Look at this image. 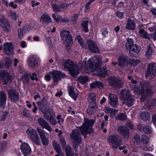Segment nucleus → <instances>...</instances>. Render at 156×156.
I'll list each match as a JSON object with an SVG mask.
<instances>
[{
    "mask_svg": "<svg viewBox=\"0 0 156 156\" xmlns=\"http://www.w3.org/2000/svg\"><path fill=\"white\" fill-rule=\"evenodd\" d=\"M101 57L99 56H94L89 58L87 61L84 71L89 73L95 70H98L100 76L104 77L107 75V70L104 68L99 69V65L102 62Z\"/></svg>",
    "mask_w": 156,
    "mask_h": 156,
    "instance_id": "obj_1",
    "label": "nucleus"
},
{
    "mask_svg": "<svg viewBox=\"0 0 156 156\" xmlns=\"http://www.w3.org/2000/svg\"><path fill=\"white\" fill-rule=\"evenodd\" d=\"M95 123L94 119H84V122L82 125L78 127L79 130L74 129L73 130L70 136H79L80 133L82 135L90 134L93 132L92 127Z\"/></svg>",
    "mask_w": 156,
    "mask_h": 156,
    "instance_id": "obj_2",
    "label": "nucleus"
},
{
    "mask_svg": "<svg viewBox=\"0 0 156 156\" xmlns=\"http://www.w3.org/2000/svg\"><path fill=\"white\" fill-rule=\"evenodd\" d=\"M151 86L148 82H145L143 84H137L133 86V89L134 92L141 95V100L143 101L145 98L153 94V92L151 90Z\"/></svg>",
    "mask_w": 156,
    "mask_h": 156,
    "instance_id": "obj_3",
    "label": "nucleus"
},
{
    "mask_svg": "<svg viewBox=\"0 0 156 156\" xmlns=\"http://www.w3.org/2000/svg\"><path fill=\"white\" fill-rule=\"evenodd\" d=\"M63 65L64 68L68 70L73 76H77L79 73L81 67L78 66L73 61L68 59L62 60Z\"/></svg>",
    "mask_w": 156,
    "mask_h": 156,
    "instance_id": "obj_4",
    "label": "nucleus"
},
{
    "mask_svg": "<svg viewBox=\"0 0 156 156\" xmlns=\"http://www.w3.org/2000/svg\"><path fill=\"white\" fill-rule=\"evenodd\" d=\"M70 32L68 30H63L60 32V34L62 41L65 44L69 45L73 43L72 36L70 34Z\"/></svg>",
    "mask_w": 156,
    "mask_h": 156,
    "instance_id": "obj_5",
    "label": "nucleus"
},
{
    "mask_svg": "<svg viewBox=\"0 0 156 156\" xmlns=\"http://www.w3.org/2000/svg\"><path fill=\"white\" fill-rule=\"evenodd\" d=\"M156 74V64L154 62L150 63L146 73V77L149 79L153 78Z\"/></svg>",
    "mask_w": 156,
    "mask_h": 156,
    "instance_id": "obj_6",
    "label": "nucleus"
},
{
    "mask_svg": "<svg viewBox=\"0 0 156 156\" xmlns=\"http://www.w3.org/2000/svg\"><path fill=\"white\" fill-rule=\"evenodd\" d=\"M11 76L9 72L5 70H2L0 72V79L4 84L7 85L11 81Z\"/></svg>",
    "mask_w": 156,
    "mask_h": 156,
    "instance_id": "obj_7",
    "label": "nucleus"
},
{
    "mask_svg": "<svg viewBox=\"0 0 156 156\" xmlns=\"http://www.w3.org/2000/svg\"><path fill=\"white\" fill-rule=\"evenodd\" d=\"M9 97L11 102L16 103L19 100L20 95L15 90L11 89L9 91Z\"/></svg>",
    "mask_w": 156,
    "mask_h": 156,
    "instance_id": "obj_8",
    "label": "nucleus"
},
{
    "mask_svg": "<svg viewBox=\"0 0 156 156\" xmlns=\"http://www.w3.org/2000/svg\"><path fill=\"white\" fill-rule=\"evenodd\" d=\"M0 26L6 32H8L9 31L10 25L9 22L3 15H0Z\"/></svg>",
    "mask_w": 156,
    "mask_h": 156,
    "instance_id": "obj_9",
    "label": "nucleus"
},
{
    "mask_svg": "<svg viewBox=\"0 0 156 156\" xmlns=\"http://www.w3.org/2000/svg\"><path fill=\"white\" fill-rule=\"evenodd\" d=\"M39 61V58L38 56L35 55H31L28 57L27 62L29 67L34 68L37 64Z\"/></svg>",
    "mask_w": 156,
    "mask_h": 156,
    "instance_id": "obj_10",
    "label": "nucleus"
},
{
    "mask_svg": "<svg viewBox=\"0 0 156 156\" xmlns=\"http://www.w3.org/2000/svg\"><path fill=\"white\" fill-rule=\"evenodd\" d=\"M87 44L91 52L94 53H98L100 52L99 48L97 47L96 44L93 41L88 40L87 41Z\"/></svg>",
    "mask_w": 156,
    "mask_h": 156,
    "instance_id": "obj_11",
    "label": "nucleus"
},
{
    "mask_svg": "<svg viewBox=\"0 0 156 156\" xmlns=\"http://www.w3.org/2000/svg\"><path fill=\"white\" fill-rule=\"evenodd\" d=\"M21 151L24 156H29L31 152L30 147L27 143H22L20 146Z\"/></svg>",
    "mask_w": 156,
    "mask_h": 156,
    "instance_id": "obj_12",
    "label": "nucleus"
},
{
    "mask_svg": "<svg viewBox=\"0 0 156 156\" xmlns=\"http://www.w3.org/2000/svg\"><path fill=\"white\" fill-rule=\"evenodd\" d=\"M50 73L53 77L54 83L58 82L65 75V74L61 72L55 70L51 72Z\"/></svg>",
    "mask_w": 156,
    "mask_h": 156,
    "instance_id": "obj_13",
    "label": "nucleus"
},
{
    "mask_svg": "<svg viewBox=\"0 0 156 156\" xmlns=\"http://www.w3.org/2000/svg\"><path fill=\"white\" fill-rule=\"evenodd\" d=\"M39 109L43 114L46 112L48 109V102L45 99H43L40 101L37 102Z\"/></svg>",
    "mask_w": 156,
    "mask_h": 156,
    "instance_id": "obj_14",
    "label": "nucleus"
},
{
    "mask_svg": "<svg viewBox=\"0 0 156 156\" xmlns=\"http://www.w3.org/2000/svg\"><path fill=\"white\" fill-rule=\"evenodd\" d=\"M4 53L8 55H11L13 52V44L11 42H5L4 44Z\"/></svg>",
    "mask_w": 156,
    "mask_h": 156,
    "instance_id": "obj_15",
    "label": "nucleus"
},
{
    "mask_svg": "<svg viewBox=\"0 0 156 156\" xmlns=\"http://www.w3.org/2000/svg\"><path fill=\"white\" fill-rule=\"evenodd\" d=\"M37 121L43 128H45L49 132L52 131V129L48 123L43 118L41 117L38 118Z\"/></svg>",
    "mask_w": 156,
    "mask_h": 156,
    "instance_id": "obj_16",
    "label": "nucleus"
},
{
    "mask_svg": "<svg viewBox=\"0 0 156 156\" xmlns=\"http://www.w3.org/2000/svg\"><path fill=\"white\" fill-rule=\"evenodd\" d=\"M108 99L109 104L113 107H116L117 105V96L115 94L110 93L108 94Z\"/></svg>",
    "mask_w": 156,
    "mask_h": 156,
    "instance_id": "obj_17",
    "label": "nucleus"
},
{
    "mask_svg": "<svg viewBox=\"0 0 156 156\" xmlns=\"http://www.w3.org/2000/svg\"><path fill=\"white\" fill-rule=\"evenodd\" d=\"M7 95L3 91H0V106L4 108L6 103Z\"/></svg>",
    "mask_w": 156,
    "mask_h": 156,
    "instance_id": "obj_18",
    "label": "nucleus"
},
{
    "mask_svg": "<svg viewBox=\"0 0 156 156\" xmlns=\"http://www.w3.org/2000/svg\"><path fill=\"white\" fill-rule=\"evenodd\" d=\"M97 107L96 103H90L87 109V113L89 115L94 114L97 110Z\"/></svg>",
    "mask_w": 156,
    "mask_h": 156,
    "instance_id": "obj_19",
    "label": "nucleus"
},
{
    "mask_svg": "<svg viewBox=\"0 0 156 156\" xmlns=\"http://www.w3.org/2000/svg\"><path fill=\"white\" fill-rule=\"evenodd\" d=\"M28 26H24L23 28L18 29L17 35L20 39L22 38L28 29Z\"/></svg>",
    "mask_w": 156,
    "mask_h": 156,
    "instance_id": "obj_20",
    "label": "nucleus"
},
{
    "mask_svg": "<svg viewBox=\"0 0 156 156\" xmlns=\"http://www.w3.org/2000/svg\"><path fill=\"white\" fill-rule=\"evenodd\" d=\"M127 57H125L124 55H121L119 57L118 61V64L121 66H124L127 65Z\"/></svg>",
    "mask_w": 156,
    "mask_h": 156,
    "instance_id": "obj_21",
    "label": "nucleus"
},
{
    "mask_svg": "<svg viewBox=\"0 0 156 156\" xmlns=\"http://www.w3.org/2000/svg\"><path fill=\"white\" fill-rule=\"evenodd\" d=\"M136 27V25L134 22L131 19H129L126 25V29L134 30Z\"/></svg>",
    "mask_w": 156,
    "mask_h": 156,
    "instance_id": "obj_22",
    "label": "nucleus"
},
{
    "mask_svg": "<svg viewBox=\"0 0 156 156\" xmlns=\"http://www.w3.org/2000/svg\"><path fill=\"white\" fill-rule=\"evenodd\" d=\"M104 110L105 113L110 115L112 117H113L116 115L117 111V110L115 109L108 107H105Z\"/></svg>",
    "mask_w": 156,
    "mask_h": 156,
    "instance_id": "obj_23",
    "label": "nucleus"
},
{
    "mask_svg": "<svg viewBox=\"0 0 156 156\" xmlns=\"http://www.w3.org/2000/svg\"><path fill=\"white\" fill-rule=\"evenodd\" d=\"M109 84L114 88L117 87V78L115 77L111 76L108 79Z\"/></svg>",
    "mask_w": 156,
    "mask_h": 156,
    "instance_id": "obj_24",
    "label": "nucleus"
},
{
    "mask_svg": "<svg viewBox=\"0 0 156 156\" xmlns=\"http://www.w3.org/2000/svg\"><path fill=\"white\" fill-rule=\"evenodd\" d=\"M64 149L66 156H74L73 149L70 146L67 145Z\"/></svg>",
    "mask_w": 156,
    "mask_h": 156,
    "instance_id": "obj_25",
    "label": "nucleus"
},
{
    "mask_svg": "<svg viewBox=\"0 0 156 156\" xmlns=\"http://www.w3.org/2000/svg\"><path fill=\"white\" fill-rule=\"evenodd\" d=\"M45 112L44 114V118L48 121L52 119L53 118H55V112L52 111H50L47 113Z\"/></svg>",
    "mask_w": 156,
    "mask_h": 156,
    "instance_id": "obj_26",
    "label": "nucleus"
},
{
    "mask_svg": "<svg viewBox=\"0 0 156 156\" xmlns=\"http://www.w3.org/2000/svg\"><path fill=\"white\" fill-rule=\"evenodd\" d=\"M68 92L69 95L76 101L77 98V95L75 93L73 88L70 86L68 88Z\"/></svg>",
    "mask_w": 156,
    "mask_h": 156,
    "instance_id": "obj_27",
    "label": "nucleus"
},
{
    "mask_svg": "<svg viewBox=\"0 0 156 156\" xmlns=\"http://www.w3.org/2000/svg\"><path fill=\"white\" fill-rule=\"evenodd\" d=\"M90 86L92 88H103V83L99 81H96L90 84Z\"/></svg>",
    "mask_w": 156,
    "mask_h": 156,
    "instance_id": "obj_28",
    "label": "nucleus"
},
{
    "mask_svg": "<svg viewBox=\"0 0 156 156\" xmlns=\"http://www.w3.org/2000/svg\"><path fill=\"white\" fill-rule=\"evenodd\" d=\"M88 101L90 103H96V97L95 94L93 93H91L89 94L87 98Z\"/></svg>",
    "mask_w": 156,
    "mask_h": 156,
    "instance_id": "obj_29",
    "label": "nucleus"
},
{
    "mask_svg": "<svg viewBox=\"0 0 156 156\" xmlns=\"http://www.w3.org/2000/svg\"><path fill=\"white\" fill-rule=\"evenodd\" d=\"M108 140L112 144L113 148H116L117 147L116 137H109Z\"/></svg>",
    "mask_w": 156,
    "mask_h": 156,
    "instance_id": "obj_30",
    "label": "nucleus"
},
{
    "mask_svg": "<svg viewBox=\"0 0 156 156\" xmlns=\"http://www.w3.org/2000/svg\"><path fill=\"white\" fill-rule=\"evenodd\" d=\"M134 97L131 95L127 98L124 99V102L128 106H131L133 105L134 102Z\"/></svg>",
    "mask_w": 156,
    "mask_h": 156,
    "instance_id": "obj_31",
    "label": "nucleus"
},
{
    "mask_svg": "<svg viewBox=\"0 0 156 156\" xmlns=\"http://www.w3.org/2000/svg\"><path fill=\"white\" fill-rule=\"evenodd\" d=\"M27 133L28 136H38L36 131L32 128H28L27 131Z\"/></svg>",
    "mask_w": 156,
    "mask_h": 156,
    "instance_id": "obj_32",
    "label": "nucleus"
},
{
    "mask_svg": "<svg viewBox=\"0 0 156 156\" xmlns=\"http://www.w3.org/2000/svg\"><path fill=\"white\" fill-rule=\"evenodd\" d=\"M121 98L122 99H124L127 98L131 96L129 91L126 89L124 90L121 92Z\"/></svg>",
    "mask_w": 156,
    "mask_h": 156,
    "instance_id": "obj_33",
    "label": "nucleus"
},
{
    "mask_svg": "<svg viewBox=\"0 0 156 156\" xmlns=\"http://www.w3.org/2000/svg\"><path fill=\"white\" fill-rule=\"evenodd\" d=\"M139 35L143 38L148 39H150V37L148 34L144 29H141L139 31Z\"/></svg>",
    "mask_w": 156,
    "mask_h": 156,
    "instance_id": "obj_34",
    "label": "nucleus"
},
{
    "mask_svg": "<svg viewBox=\"0 0 156 156\" xmlns=\"http://www.w3.org/2000/svg\"><path fill=\"white\" fill-rule=\"evenodd\" d=\"M41 21L43 23H48L51 21V18L48 15L43 14L41 18Z\"/></svg>",
    "mask_w": 156,
    "mask_h": 156,
    "instance_id": "obj_35",
    "label": "nucleus"
},
{
    "mask_svg": "<svg viewBox=\"0 0 156 156\" xmlns=\"http://www.w3.org/2000/svg\"><path fill=\"white\" fill-rule=\"evenodd\" d=\"M118 129L124 136H127L129 135V132L127 128L123 126H121L119 127Z\"/></svg>",
    "mask_w": 156,
    "mask_h": 156,
    "instance_id": "obj_36",
    "label": "nucleus"
},
{
    "mask_svg": "<svg viewBox=\"0 0 156 156\" xmlns=\"http://www.w3.org/2000/svg\"><path fill=\"white\" fill-rule=\"evenodd\" d=\"M71 139L73 144L76 146H79L82 141L81 137H72Z\"/></svg>",
    "mask_w": 156,
    "mask_h": 156,
    "instance_id": "obj_37",
    "label": "nucleus"
},
{
    "mask_svg": "<svg viewBox=\"0 0 156 156\" xmlns=\"http://www.w3.org/2000/svg\"><path fill=\"white\" fill-rule=\"evenodd\" d=\"M133 39L129 38H128L125 45L126 49L129 50L134 44H133Z\"/></svg>",
    "mask_w": 156,
    "mask_h": 156,
    "instance_id": "obj_38",
    "label": "nucleus"
},
{
    "mask_svg": "<svg viewBox=\"0 0 156 156\" xmlns=\"http://www.w3.org/2000/svg\"><path fill=\"white\" fill-rule=\"evenodd\" d=\"M88 21L84 20L83 21L81 24L82 28L83 30L86 33H87L88 32Z\"/></svg>",
    "mask_w": 156,
    "mask_h": 156,
    "instance_id": "obj_39",
    "label": "nucleus"
},
{
    "mask_svg": "<svg viewBox=\"0 0 156 156\" xmlns=\"http://www.w3.org/2000/svg\"><path fill=\"white\" fill-rule=\"evenodd\" d=\"M140 118L144 120H147L150 118V115L147 112H142L140 114Z\"/></svg>",
    "mask_w": 156,
    "mask_h": 156,
    "instance_id": "obj_40",
    "label": "nucleus"
},
{
    "mask_svg": "<svg viewBox=\"0 0 156 156\" xmlns=\"http://www.w3.org/2000/svg\"><path fill=\"white\" fill-rule=\"evenodd\" d=\"M141 49V48L140 46L136 44H134L129 50L134 51L136 54H138L140 51Z\"/></svg>",
    "mask_w": 156,
    "mask_h": 156,
    "instance_id": "obj_41",
    "label": "nucleus"
},
{
    "mask_svg": "<svg viewBox=\"0 0 156 156\" xmlns=\"http://www.w3.org/2000/svg\"><path fill=\"white\" fill-rule=\"evenodd\" d=\"M7 143L6 141H4L0 144V153H3L5 152L7 148Z\"/></svg>",
    "mask_w": 156,
    "mask_h": 156,
    "instance_id": "obj_42",
    "label": "nucleus"
},
{
    "mask_svg": "<svg viewBox=\"0 0 156 156\" xmlns=\"http://www.w3.org/2000/svg\"><path fill=\"white\" fill-rule=\"evenodd\" d=\"M53 146L56 152L58 154L62 152L61 148L59 145L56 142L53 141Z\"/></svg>",
    "mask_w": 156,
    "mask_h": 156,
    "instance_id": "obj_43",
    "label": "nucleus"
},
{
    "mask_svg": "<svg viewBox=\"0 0 156 156\" xmlns=\"http://www.w3.org/2000/svg\"><path fill=\"white\" fill-rule=\"evenodd\" d=\"M51 5L52 6V8L53 10L54 11L56 12H60L62 11V10L60 9V7L56 4H53L51 3Z\"/></svg>",
    "mask_w": 156,
    "mask_h": 156,
    "instance_id": "obj_44",
    "label": "nucleus"
},
{
    "mask_svg": "<svg viewBox=\"0 0 156 156\" xmlns=\"http://www.w3.org/2000/svg\"><path fill=\"white\" fill-rule=\"evenodd\" d=\"M127 65L130 64L133 66H136L138 64V61L134 60L127 58Z\"/></svg>",
    "mask_w": 156,
    "mask_h": 156,
    "instance_id": "obj_45",
    "label": "nucleus"
},
{
    "mask_svg": "<svg viewBox=\"0 0 156 156\" xmlns=\"http://www.w3.org/2000/svg\"><path fill=\"white\" fill-rule=\"evenodd\" d=\"M30 76L29 74H27L23 75L22 77L23 82L24 83H29L30 80Z\"/></svg>",
    "mask_w": 156,
    "mask_h": 156,
    "instance_id": "obj_46",
    "label": "nucleus"
},
{
    "mask_svg": "<svg viewBox=\"0 0 156 156\" xmlns=\"http://www.w3.org/2000/svg\"><path fill=\"white\" fill-rule=\"evenodd\" d=\"M79 81L81 84L85 83L88 80V78L85 76H80L78 78Z\"/></svg>",
    "mask_w": 156,
    "mask_h": 156,
    "instance_id": "obj_47",
    "label": "nucleus"
},
{
    "mask_svg": "<svg viewBox=\"0 0 156 156\" xmlns=\"http://www.w3.org/2000/svg\"><path fill=\"white\" fill-rule=\"evenodd\" d=\"M12 64L11 60L9 57H6L5 59V65L7 68H9Z\"/></svg>",
    "mask_w": 156,
    "mask_h": 156,
    "instance_id": "obj_48",
    "label": "nucleus"
},
{
    "mask_svg": "<svg viewBox=\"0 0 156 156\" xmlns=\"http://www.w3.org/2000/svg\"><path fill=\"white\" fill-rule=\"evenodd\" d=\"M76 39L78 41V42L81 46L83 48H85L86 47V45L84 44L82 38L80 35L77 36L76 38Z\"/></svg>",
    "mask_w": 156,
    "mask_h": 156,
    "instance_id": "obj_49",
    "label": "nucleus"
},
{
    "mask_svg": "<svg viewBox=\"0 0 156 156\" xmlns=\"http://www.w3.org/2000/svg\"><path fill=\"white\" fill-rule=\"evenodd\" d=\"M143 131L144 133L147 134H149L151 133V129L150 126H147L143 128Z\"/></svg>",
    "mask_w": 156,
    "mask_h": 156,
    "instance_id": "obj_50",
    "label": "nucleus"
},
{
    "mask_svg": "<svg viewBox=\"0 0 156 156\" xmlns=\"http://www.w3.org/2000/svg\"><path fill=\"white\" fill-rule=\"evenodd\" d=\"M153 52L152 49L151 47H149L146 52V55L148 57H150L151 56Z\"/></svg>",
    "mask_w": 156,
    "mask_h": 156,
    "instance_id": "obj_51",
    "label": "nucleus"
},
{
    "mask_svg": "<svg viewBox=\"0 0 156 156\" xmlns=\"http://www.w3.org/2000/svg\"><path fill=\"white\" fill-rule=\"evenodd\" d=\"M56 119L58 120V123L61 125L64 121V119L62 118V115H58L56 117Z\"/></svg>",
    "mask_w": 156,
    "mask_h": 156,
    "instance_id": "obj_52",
    "label": "nucleus"
},
{
    "mask_svg": "<svg viewBox=\"0 0 156 156\" xmlns=\"http://www.w3.org/2000/svg\"><path fill=\"white\" fill-rule=\"evenodd\" d=\"M30 138L37 145L40 144L41 141L39 137H30Z\"/></svg>",
    "mask_w": 156,
    "mask_h": 156,
    "instance_id": "obj_53",
    "label": "nucleus"
},
{
    "mask_svg": "<svg viewBox=\"0 0 156 156\" xmlns=\"http://www.w3.org/2000/svg\"><path fill=\"white\" fill-rule=\"evenodd\" d=\"M70 3L67 4H65L63 2H60L58 4V5L60 7V9L61 8L62 9L66 10L68 6H69L70 5Z\"/></svg>",
    "mask_w": 156,
    "mask_h": 156,
    "instance_id": "obj_54",
    "label": "nucleus"
},
{
    "mask_svg": "<svg viewBox=\"0 0 156 156\" xmlns=\"http://www.w3.org/2000/svg\"><path fill=\"white\" fill-rule=\"evenodd\" d=\"M126 115L124 113H119L118 116V119L124 120L126 119Z\"/></svg>",
    "mask_w": 156,
    "mask_h": 156,
    "instance_id": "obj_55",
    "label": "nucleus"
},
{
    "mask_svg": "<svg viewBox=\"0 0 156 156\" xmlns=\"http://www.w3.org/2000/svg\"><path fill=\"white\" fill-rule=\"evenodd\" d=\"M132 140L135 145H139L140 143V137H134Z\"/></svg>",
    "mask_w": 156,
    "mask_h": 156,
    "instance_id": "obj_56",
    "label": "nucleus"
},
{
    "mask_svg": "<svg viewBox=\"0 0 156 156\" xmlns=\"http://www.w3.org/2000/svg\"><path fill=\"white\" fill-rule=\"evenodd\" d=\"M101 32L103 38H105L106 37V35L108 33L106 28H102L101 30Z\"/></svg>",
    "mask_w": 156,
    "mask_h": 156,
    "instance_id": "obj_57",
    "label": "nucleus"
},
{
    "mask_svg": "<svg viewBox=\"0 0 156 156\" xmlns=\"http://www.w3.org/2000/svg\"><path fill=\"white\" fill-rule=\"evenodd\" d=\"M23 113L24 115L26 117L29 118L30 117V112L26 108L23 109Z\"/></svg>",
    "mask_w": 156,
    "mask_h": 156,
    "instance_id": "obj_58",
    "label": "nucleus"
},
{
    "mask_svg": "<svg viewBox=\"0 0 156 156\" xmlns=\"http://www.w3.org/2000/svg\"><path fill=\"white\" fill-rule=\"evenodd\" d=\"M29 75L30 76V78L32 80H35L36 81H37L38 80L37 74L35 73H32L31 75V74H29Z\"/></svg>",
    "mask_w": 156,
    "mask_h": 156,
    "instance_id": "obj_59",
    "label": "nucleus"
},
{
    "mask_svg": "<svg viewBox=\"0 0 156 156\" xmlns=\"http://www.w3.org/2000/svg\"><path fill=\"white\" fill-rule=\"evenodd\" d=\"M37 130L40 136H45L44 131L43 130L39 128H37Z\"/></svg>",
    "mask_w": 156,
    "mask_h": 156,
    "instance_id": "obj_60",
    "label": "nucleus"
},
{
    "mask_svg": "<svg viewBox=\"0 0 156 156\" xmlns=\"http://www.w3.org/2000/svg\"><path fill=\"white\" fill-rule=\"evenodd\" d=\"M43 144L44 145H47L48 144L49 141L46 137H41Z\"/></svg>",
    "mask_w": 156,
    "mask_h": 156,
    "instance_id": "obj_61",
    "label": "nucleus"
},
{
    "mask_svg": "<svg viewBox=\"0 0 156 156\" xmlns=\"http://www.w3.org/2000/svg\"><path fill=\"white\" fill-rule=\"evenodd\" d=\"M60 142L62 146V147L64 149L66 147L65 146L66 144L65 140L63 138H61L60 139Z\"/></svg>",
    "mask_w": 156,
    "mask_h": 156,
    "instance_id": "obj_62",
    "label": "nucleus"
},
{
    "mask_svg": "<svg viewBox=\"0 0 156 156\" xmlns=\"http://www.w3.org/2000/svg\"><path fill=\"white\" fill-rule=\"evenodd\" d=\"M50 123L53 126L57 124V121L55 119V118H53L52 119H50V120H48Z\"/></svg>",
    "mask_w": 156,
    "mask_h": 156,
    "instance_id": "obj_63",
    "label": "nucleus"
},
{
    "mask_svg": "<svg viewBox=\"0 0 156 156\" xmlns=\"http://www.w3.org/2000/svg\"><path fill=\"white\" fill-rule=\"evenodd\" d=\"M78 17V15L77 14H74L73 16L72 17L71 21L73 23L76 22V19Z\"/></svg>",
    "mask_w": 156,
    "mask_h": 156,
    "instance_id": "obj_64",
    "label": "nucleus"
}]
</instances>
